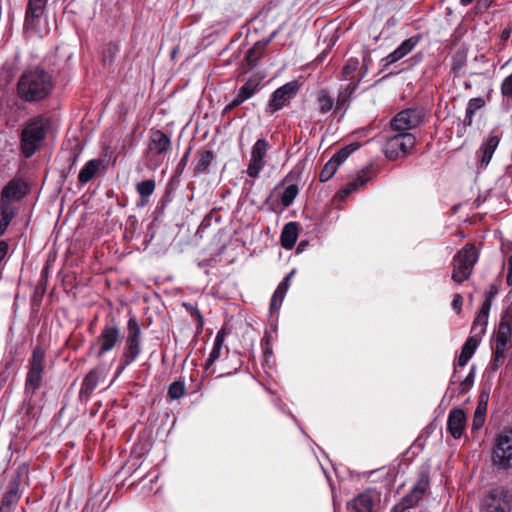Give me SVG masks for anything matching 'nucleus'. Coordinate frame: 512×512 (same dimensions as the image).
Segmentation results:
<instances>
[{
	"mask_svg": "<svg viewBox=\"0 0 512 512\" xmlns=\"http://www.w3.org/2000/svg\"><path fill=\"white\" fill-rule=\"evenodd\" d=\"M478 260V253L473 244H467L453 259L452 279L461 283L468 279L472 273L473 266Z\"/></svg>",
	"mask_w": 512,
	"mask_h": 512,
	"instance_id": "3",
	"label": "nucleus"
},
{
	"mask_svg": "<svg viewBox=\"0 0 512 512\" xmlns=\"http://www.w3.org/2000/svg\"><path fill=\"white\" fill-rule=\"evenodd\" d=\"M270 144L264 138L258 139L251 148L250 160L247 166V175L251 178H258L266 166V156Z\"/></svg>",
	"mask_w": 512,
	"mask_h": 512,
	"instance_id": "10",
	"label": "nucleus"
},
{
	"mask_svg": "<svg viewBox=\"0 0 512 512\" xmlns=\"http://www.w3.org/2000/svg\"><path fill=\"white\" fill-rule=\"evenodd\" d=\"M8 245L4 241H0V261L5 257Z\"/></svg>",
	"mask_w": 512,
	"mask_h": 512,
	"instance_id": "53",
	"label": "nucleus"
},
{
	"mask_svg": "<svg viewBox=\"0 0 512 512\" xmlns=\"http://www.w3.org/2000/svg\"><path fill=\"white\" fill-rule=\"evenodd\" d=\"M46 124L42 118L33 119L22 131L21 147L26 157H31L45 138Z\"/></svg>",
	"mask_w": 512,
	"mask_h": 512,
	"instance_id": "5",
	"label": "nucleus"
},
{
	"mask_svg": "<svg viewBox=\"0 0 512 512\" xmlns=\"http://www.w3.org/2000/svg\"><path fill=\"white\" fill-rule=\"evenodd\" d=\"M355 512H372L374 501L370 493L364 492L358 495L350 504Z\"/></svg>",
	"mask_w": 512,
	"mask_h": 512,
	"instance_id": "29",
	"label": "nucleus"
},
{
	"mask_svg": "<svg viewBox=\"0 0 512 512\" xmlns=\"http://www.w3.org/2000/svg\"><path fill=\"white\" fill-rule=\"evenodd\" d=\"M263 52V46L255 45L251 49L247 51L246 61L249 67H254L256 65L257 60L261 57Z\"/></svg>",
	"mask_w": 512,
	"mask_h": 512,
	"instance_id": "41",
	"label": "nucleus"
},
{
	"mask_svg": "<svg viewBox=\"0 0 512 512\" xmlns=\"http://www.w3.org/2000/svg\"><path fill=\"white\" fill-rule=\"evenodd\" d=\"M141 351V328L136 318L131 317L127 323V337L116 375L119 376L127 366L133 363Z\"/></svg>",
	"mask_w": 512,
	"mask_h": 512,
	"instance_id": "2",
	"label": "nucleus"
},
{
	"mask_svg": "<svg viewBox=\"0 0 512 512\" xmlns=\"http://www.w3.org/2000/svg\"><path fill=\"white\" fill-rule=\"evenodd\" d=\"M492 462L500 469L512 468V429L503 431L495 438Z\"/></svg>",
	"mask_w": 512,
	"mask_h": 512,
	"instance_id": "6",
	"label": "nucleus"
},
{
	"mask_svg": "<svg viewBox=\"0 0 512 512\" xmlns=\"http://www.w3.org/2000/svg\"><path fill=\"white\" fill-rule=\"evenodd\" d=\"M501 92L504 97L512 99V74L503 80L501 84Z\"/></svg>",
	"mask_w": 512,
	"mask_h": 512,
	"instance_id": "46",
	"label": "nucleus"
},
{
	"mask_svg": "<svg viewBox=\"0 0 512 512\" xmlns=\"http://www.w3.org/2000/svg\"><path fill=\"white\" fill-rule=\"evenodd\" d=\"M485 414H486V404H481L477 406L474 412V417L472 421V429L478 430L480 429L485 421Z\"/></svg>",
	"mask_w": 512,
	"mask_h": 512,
	"instance_id": "36",
	"label": "nucleus"
},
{
	"mask_svg": "<svg viewBox=\"0 0 512 512\" xmlns=\"http://www.w3.org/2000/svg\"><path fill=\"white\" fill-rule=\"evenodd\" d=\"M369 181V176H368V173L366 171H361L358 176L350 181L349 183L346 184V186L344 188H342L339 192H338V196L341 198V199H344L346 198L347 196H349L351 193L359 190L361 187H363L367 182Z\"/></svg>",
	"mask_w": 512,
	"mask_h": 512,
	"instance_id": "26",
	"label": "nucleus"
},
{
	"mask_svg": "<svg viewBox=\"0 0 512 512\" xmlns=\"http://www.w3.org/2000/svg\"><path fill=\"white\" fill-rule=\"evenodd\" d=\"M303 248H304V243H303V242H301V243L298 245L297 250H298V251H302V250H303Z\"/></svg>",
	"mask_w": 512,
	"mask_h": 512,
	"instance_id": "57",
	"label": "nucleus"
},
{
	"mask_svg": "<svg viewBox=\"0 0 512 512\" xmlns=\"http://www.w3.org/2000/svg\"><path fill=\"white\" fill-rule=\"evenodd\" d=\"M356 149L357 146L344 147L334 154L331 160L334 161V163H337V166L339 167Z\"/></svg>",
	"mask_w": 512,
	"mask_h": 512,
	"instance_id": "40",
	"label": "nucleus"
},
{
	"mask_svg": "<svg viewBox=\"0 0 512 512\" xmlns=\"http://www.w3.org/2000/svg\"><path fill=\"white\" fill-rule=\"evenodd\" d=\"M493 1L494 0H477L476 9L479 12H484L488 10Z\"/></svg>",
	"mask_w": 512,
	"mask_h": 512,
	"instance_id": "51",
	"label": "nucleus"
},
{
	"mask_svg": "<svg viewBox=\"0 0 512 512\" xmlns=\"http://www.w3.org/2000/svg\"><path fill=\"white\" fill-rule=\"evenodd\" d=\"M0 512H13V511H11L10 509L0 507Z\"/></svg>",
	"mask_w": 512,
	"mask_h": 512,
	"instance_id": "58",
	"label": "nucleus"
},
{
	"mask_svg": "<svg viewBox=\"0 0 512 512\" xmlns=\"http://www.w3.org/2000/svg\"><path fill=\"white\" fill-rule=\"evenodd\" d=\"M485 106V100L482 97H475L468 101L463 124L471 126L475 114Z\"/></svg>",
	"mask_w": 512,
	"mask_h": 512,
	"instance_id": "28",
	"label": "nucleus"
},
{
	"mask_svg": "<svg viewBox=\"0 0 512 512\" xmlns=\"http://www.w3.org/2000/svg\"><path fill=\"white\" fill-rule=\"evenodd\" d=\"M45 365V351L37 346L33 349L28 363V372L25 380V393L33 395L42 384Z\"/></svg>",
	"mask_w": 512,
	"mask_h": 512,
	"instance_id": "4",
	"label": "nucleus"
},
{
	"mask_svg": "<svg viewBox=\"0 0 512 512\" xmlns=\"http://www.w3.org/2000/svg\"><path fill=\"white\" fill-rule=\"evenodd\" d=\"M53 88L52 77L43 69H31L22 74L17 90L21 99L35 102L44 99Z\"/></svg>",
	"mask_w": 512,
	"mask_h": 512,
	"instance_id": "1",
	"label": "nucleus"
},
{
	"mask_svg": "<svg viewBox=\"0 0 512 512\" xmlns=\"http://www.w3.org/2000/svg\"><path fill=\"white\" fill-rule=\"evenodd\" d=\"M415 137L410 133H398L390 137L384 147V153L390 160L405 157L415 145Z\"/></svg>",
	"mask_w": 512,
	"mask_h": 512,
	"instance_id": "7",
	"label": "nucleus"
},
{
	"mask_svg": "<svg viewBox=\"0 0 512 512\" xmlns=\"http://www.w3.org/2000/svg\"><path fill=\"white\" fill-rule=\"evenodd\" d=\"M189 156V151H187L185 153V155L183 156L182 160H181V164L185 165L186 161H187V158Z\"/></svg>",
	"mask_w": 512,
	"mask_h": 512,
	"instance_id": "56",
	"label": "nucleus"
},
{
	"mask_svg": "<svg viewBox=\"0 0 512 512\" xmlns=\"http://www.w3.org/2000/svg\"><path fill=\"white\" fill-rule=\"evenodd\" d=\"M298 238V225L295 222L287 223L281 233V245L285 249H292Z\"/></svg>",
	"mask_w": 512,
	"mask_h": 512,
	"instance_id": "25",
	"label": "nucleus"
},
{
	"mask_svg": "<svg viewBox=\"0 0 512 512\" xmlns=\"http://www.w3.org/2000/svg\"><path fill=\"white\" fill-rule=\"evenodd\" d=\"M512 337V314L506 312L502 317L498 325V329L495 335V342L492 348L498 349V351L507 349L511 345Z\"/></svg>",
	"mask_w": 512,
	"mask_h": 512,
	"instance_id": "16",
	"label": "nucleus"
},
{
	"mask_svg": "<svg viewBox=\"0 0 512 512\" xmlns=\"http://www.w3.org/2000/svg\"><path fill=\"white\" fill-rule=\"evenodd\" d=\"M213 160V153L209 150L202 152L198 158L195 172L204 173L207 171Z\"/></svg>",
	"mask_w": 512,
	"mask_h": 512,
	"instance_id": "34",
	"label": "nucleus"
},
{
	"mask_svg": "<svg viewBox=\"0 0 512 512\" xmlns=\"http://www.w3.org/2000/svg\"><path fill=\"white\" fill-rule=\"evenodd\" d=\"M121 340V332L118 326L107 324L101 330L96 339L97 357L101 358L104 354L112 351Z\"/></svg>",
	"mask_w": 512,
	"mask_h": 512,
	"instance_id": "12",
	"label": "nucleus"
},
{
	"mask_svg": "<svg viewBox=\"0 0 512 512\" xmlns=\"http://www.w3.org/2000/svg\"><path fill=\"white\" fill-rule=\"evenodd\" d=\"M423 113L417 109H405L395 115L391 121V128L398 133H407L421 124Z\"/></svg>",
	"mask_w": 512,
	"mask_h": 512,
	"instance_id": "14",
	"label": "nucleus"
},
{
	"mask_svg": "<svg viewBox=\"0 0 512 512\" xmlns=\"http://www.w3.org/2000/svg\"><path fill=\"white\" fill-rule=\"evenodd\" d=\"M185 393V385L182 382H173L168 390V395L171 399H179Z\"/></svg>",
	"mask_w": 512,
	"mask_h": 512,
	"instance_id": "42",
	"label": "nucleus"
},
{
	"mask_svg": "<svg viewBox=\"0 0 512 512\" xmlns=\"http://www.w3.org/2000/svg\"><path fill=\"white\" fill-rule=\"evenodd\" d=\"M463 297L460 294H455L452 300V309L457 313L462 310Z\"/></svg>",
	"mask_w": 512,
	"mask_h": 512,
	"instance_id": "50",
	"label": "nucleus"
},
{
	"mask_svg": "<svg viewBox=\"0 0 512 512\" xmlns=\"http://www.w3.org/2000/svg\"><path fill=\"white\" fill-rule=\"evenodd\" d=\"M47 3L40 0H28L25 13V27L34 29L43 16Z\"/></svg>",
	"mask_w": 512,
	"mask_h": 512,
	"instance_id": "20",
	"label": "nucleus"
},
{
	"mask_svg": "<svg viewBox=\"0 0 512 512\" xmlns=\"http://www.w3.org/2000/svg\"><path fill=\"white\" fill-rule=\"evenodd\" d=\"M512 33V28L511 27H507L505 28L502 32H501V39L503 41H507L509 38H510V35Z\"/></svg>",
	"mask_w": 512,
	"mask_h": 512,
	"instance_id": "54",
	"label": "nucleus"
},
{
	"mask_svg": "<svg viewBox=\"0 0 512 512\" xmlns=\"http://www.w3.org/2000/svg\"><path fill=\"white\" fill-rule=\"evenodd\" d=\"M420 39V35H414L404 40L393 52L383 59L385 66L391 65L408 55L418 45Z\"/></svg>",
	"mask_w": 512,
	"mask_h": 512,
	"instance_id": "19",
	"label": "nucleus"
},
{
	"mask_svg": "<svg viewBox=\"0 0 512 512\" xmlns=\"http://www.w3.org/2000/svg\"><path fill=\"white\" fill-rule=\"evenodd\" d=\"M298 192H299V189H298L297 185L291 184V185L287 186L281 195L282 205L284 207H289L293 203L296 196L298 195Z\"/></svg>",
	"mask_w": 512,
	"mask_h": 512,
	"instance_id": "35",
	"label": "nucleus"
},
{
	"mask_svg": "<svg viewBox=\"0 0 512 512\" xmlns=\"http://www.w3.org/2000/svg\"><path fill=\"white\" fill-rule=\"evenodd\" d=\"M498 289L495 285H490L489 289L485 293V301L483 303H489V309H491L492 298L497 294Z\"/></svg>",
	"mask_w": 512,
	"mask_h": 512,
	"instance_id": "49",
	"label": "nucleus"
},
{
	"mask_svg": "<svg viewBox=\"0 0 512 512\" xmlns=\"http://www.w3.org/2000/svg\"><path fill=\"white\" fill-rule=\"evenodd\" d=\"M316 105L321 114L332 113L335 117H343L347 110L337 109V97L334 98L328 89H321L316 94Z\"/></svg>",
	"mask_w": 512,
	"mask_h": 512,
	"instance_id": "17",
	"label": "nucleus"
},
{
	"mask_svg": "<svg viewBox=\"0 0 512 512\" xmlns=\"http://www.w3.org/2000/svg\"><path fill=\"white\" fill-rule=\"evenodd\" d=\"M466 427V414L463 409L455 408L449 412L447 419L448 432L454 439H459L463 435Z\"/></svg>",
	"mask_w": 512,
	"mask_h": 512,
	"instance_id": "18",
	"label": "nucleus"
},
{
	"mask_svg": "<svg viewBox=\"0 0 512 512\" xmlns=\"http://www.w3.org/2000/svg\"><path fill=\"white\" fill-rule=\"evenodd\" d=\"M359 68V60L355 58H350L347 60L346 64L343 67L342 74L344 76V79L346 80H352L354 79V73Z\"/></svg>",
	"mask_w": 512,
	"mask_h": 512,
	"instance_id": "37",
	"label": "nucleus"
},
{
	"mask_svg": "<svg viewBox=\"0 0 512 512\" xmlns=\"http://www.w3.org/2000/svg\"><path fill=\"white\" fill-rule=\"evenodd\" d=\"M507 284L512 285V256L508 258Z\"/></svg>",
	"mask_w": 512,
	"mask_h": 512,
	"instance_id": "52",
	"label": "nucleus"
},
{
	"mask_svg": "<svg viewBox=\"0 0 512 512\" xmlns=\"http://www.w3.org/2000/svg\"><path fill=\"white\" fill-rule=\"evenodd\" d=\"M500 140L501 135L496 130L491 131L487 138L484 139L476 152L477 162L480 168H486L488 166Z\"/></svg>",
	"mask_w": 512,
	"mask_h": 512,
	"instance_id": "15",
	"label": "nucleus"
},
{
	"mask_svg": "<svg viewBox=\"0 0 512 512\" xmlns=\"http://www.w3.org/2000/svg\"><path fill=\"white\" fill-rule=\"evenodd\" d=\"M359 80H350V82L341 88L337 94V109L348 110L350 98L358 87Z\"/></svg>",
	"mask_w": 512,
	"mask_h": 512,
	"instance_id": "23",
	"label": "nucleus"
},
{
	"mask_svg": "<svg viewBox=\"0 0 512 512\" xmlns=\"http://www.w3.org/2000/svg\"><path fill=\"white\" fill-rule=\"evenodd\" d=\"M13 216L14 212L10 206L0 204V236L5 232Z\"/></svg>",
	"mask_w": 512,
	"mask_h": 512,
	"instance_id": "33",
	"label": "nucleus"
},
{
	"mask_svg": "<svg viewBox=\"0 0 512 512\" xmlns=\"http://www.w3.org/2000/svg\"><path fill=\"white\" fill-rule=\"evenodd\" d=\"M225 336H226V332L224 329H221L218 331V333L214 339L213 348H212V350L209 354V357L206 361L207 367L212 365L221 356L222 348H223L224 341H225Z\"/></svg>",
	"mask_w": 512,
	"mask_h": 512,
	"instance_id": "30",
	"label": "nucleus"
},
{
	"mask_svg": "<svg viewBox=\"0 0 512 512\" xmlns=\"http://www.w3.org/2000/svg\"><path fill=\"white\" fill-rule=\"evenodd\" d=\"M102 165L103 160L101 159H92L88 161L79 172V182L86 184L91 181L97 175Z\"/></svg>",
	"mask_w": 512,
	"mask_h": 512,
	"instance_id": "24",
	"label": "nucleus"
},
{
	"mask_svg": "<svg viewBox=\"0 0 512 512\" xmlns=\"http://www.w3.org/2000/svg\"><path fill=\"white\" fill-rule=\"evenodd\" d=\"M489 312V303H482L472 324L471 333L473 336L481 338L485 334L489 319Z\"/></svg>",
	"mask_w": 512,
	"mask_h": 512,
	"instance_id": "21",
	"label": "nucleus"
},
{
	"mask_svg": "<svg viewBox=\"0 0 512 512\" xmlns=\"http://www.w3.org/2000/svg\"><path fill=\"white\" fill-rule=\"evenodd\" d=\"M482 512H510L511 496L500 487L491 489L483 498Z\"/></svg>",
	"mask_w": 512,
	"mask_h": 512,
	"instance_id": "9",
	"label": "nucleus"
},
{
	"mask_svg": "<svg viewBox=\"0 0 512 512\" xmlns=\"http://www.w3.org/2000/svg\"><path fill=\"white\" fill-rule=\"evenodd\" d=\"M294 274V271H291L283 280L282 282L277 286L276 288V292H278L279 294H286L288 288H289V281L291 279V277L293 276Z\"/></svg>",
	"mask_w": 512,
	"mask_h": 512,
	"instance_id": "48",
	"label": "nucleus"
},
{
	"mask_svg": "<svg viewBox=\"0 0 512 512\" xmlns=\"http://www.w3.org/2000/svg\"><path fill=\"white\" fill-rule=\"evenodd\" d=\"M18 501L19 498L4 494L0 502V507L10 509L14 512V508L16 507Z\"/></svg>",
	"mask_w": 512,
	"mask_h": 512,
	"instance_id": "45",
	"label": "nucleus"
},
{
	"mask_svg": "<svg viewBox=\"0 0 512 512\" xmlns=\"http://www.w3.org/2000/svg\"><path fill=\"white\" fill-rule=\"evenodd\" d=\"M256 92V85L253 84L251 81H248L245 83L237 93L236 97L231 101V103L227 106V109H233L240 104H242L244 101L249 99L254 95Z\"/></svg>",
	"mask_w": 512,
	"mask_h": 512,
	"instance_id": "27",
	"label": "nucleus"
},
{
	"mask_svg": "<svg viewBox=\"0 0 512 512\" xmlns=\"http://www.w3.org/2000/svg\"><path fill=\"white\" fill-rule=\"evenodd\" d=\"M428 486V478H420L411 491L407 495L403 496L401 500L393 506L391 512H409V510L415 507L423 498Z\"/></svg>",
	"mask_w": 512,
	"mask_h": 512,
	"instance_id": "11",
	"label": "nucleus"
},
{
	"mask_svg": "<svg viewBox=\"0 0 512 512\" xmlns=\"http://www.w3.org/2000/svg\"><path fill=\"white\" fill-rule=\"evenodd\" d=\"M284 296V294H279L278 292L274 291L270 302L271 311L277 312L280 309Z\"/></svg>",
	"mask_w": 512,
	"mask_h": 512,
	"instance_id": "47",
	"label": "nucleus"
},
{
	"mask_svg": "<svg viewBox=\"0 0 512 512\" xmlns=\"http://www.w3.org/2000/svg\"><path fill=\"white\" fill-rule=\"evenodd\" d=\"M506 357V351L501 350L498 351V349L492 348V362L490 365V369L495 372L498 370L500 363L505 359Z\"/></svg>",
	"mask_w": 512,
	"mask_h": 512,
	"instance_id": "43",
	"label": "nucleus"
},
{
	"mask_svg": "<svg viewBox=\"0 0 512 512\" xmlns=\"http://www.w3.org/2000/svg\"><path fill=\"white\" fill-rule=\"evenodd\" d=\"M19 486H20V480L19 476L13 477L8 485V489L5 492V494L19 498L20 499V492H19Z\"/></svg>",
	"mask_w": 512,
	"mask_h": 512,
	"instance_id": "44",
	"label": "nucleus"
},
{
	"mask_svg": "<svg viewBox=\"0 0 512 512\" xmlns=\"http://www.w3.org/2000/svg\"><path fill=\"white\" fill-rule=\"evenodd\" d=\"M480 342V338L475 336H470L464 343L461 349V353L459 355L457 364L455 366V372H458V368H463L466 366L468 361L474 355L478 345Z\"/></svg>",
	"mask_w": 512,
	"mask_h": 512,
	"instance_id": "22",
	"label": "nucleus"
},
{
	"mask_svg": "<svg viewBox=\"0 0 512 512\" xmlns=\"http://www.w3.org/2000/svg\"><path fill=\"white\" fill-rule=\"evenodd\" d=\"M451 381H452V383H456L457 381L460 382V386H461L460 392L461 393L467 391L468 389H470V387L473 385V382H474V367L471 368L469 374L466 376V378L464 380H460L457 377V372H454V375L452 376Z\"/></svg>",
	"mask_w": 512,
	"mask_h": 512,
	"instance_id": "38",
	"label": "nucleus"
},
{
	"mask_svg": "<svg viewBox=\"0 0 512 512\" xmlns=\"http://www.w3.org/2000/svg\"><path fill=\"white\" fill-rule=\"evenodd\" d=\"M27 193V186L22 181H11L4 189V195L11 199H21Z\"/></svg>",
	"mask_w": 512,
	"mask_h": 512,
	"instance_id": "31",
	"label": "nucleus"
},
{
	"mask_svg": "<svg viewBox=\"0 0 512 512\" xmlns=\"http://www.w3.org/2000/svg\"><path fill=\"white\" fill-rule=\"evenodd\" d=\"M474 0H460V4L462 6H468L469 4H471Z\"/></svg>",
	"mask_w": 512,
	"mask_h": 512,
	"instance_id": "55",
	"label": "nucleus"
},
{
	"mask_svg": "<svg viewBox=\"0 0 512 512\" xmlns=\"http://www.w3.org/2000/svg\"><path fill=\"white\" fill-rule=\"evenodd\" d=\"M298 81H291L276 89L268 102L267 109L270 113L282 109L299 91Z\"/></svg>",
	"mask_w": 512,
	"mask_h": 512,
	"instance_id": "13",
	"label": "nucleus"
},
{
	"mask_svg": "<svg viewBox=\"0 0 512 512\" xmlns=\"http://www.w3.org/2000/svg\"><path fill=\"white\" fill-rule=\"evenodd\" d=\"M338 166L337 163H334L331 159L324 165L323 169L319 174V179L321 182L328 181L337 171Z\"/></svg>",
	"mask_w": 512,
	"mask_h": 512,
	"instance_id": "39",
	"label": "nucleus"
},
{
	"mask_svg": "<svg viewBox=\"0 0 512 512\" xmlns=\"http://www.w3.org/2000/svg\"><path fill=\"white\" fill-rule=\"evenodd\" d=\"M171 148L170 138L160 130L154 131L150 136L147 157L155 168L164 161V155Z\"/></svg>",
	"mask_w": 512,
	"mask_h": 512,
	"instance_id": "8",
	"label": "nucleus"
},
{
	"mask_svg": "<svg viewBox=\"0 0 512 512\" xmlns=\"http://www.w3.org/2000/svg\"><path fill=\"white\" fill-rule=\"evenodd\" d=\"M136 190L141 197V205H145L155 190V181L151 179L141 181L136 185Z\"/></svg>",
	"mask_w": 512,
	"mask_h": 512,
	"instance_id": "32",
	"label": "nucleus"
}]
</instances>
